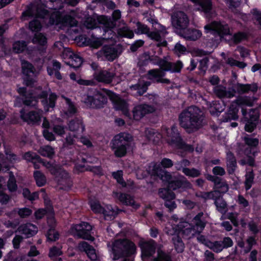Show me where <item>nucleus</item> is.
<instances>
[{"mask_svg":"<svg viewBox=\"0 0 261 261\" xmlns=\"http://www.w3.org/2000/svg\"><path fill=\"white\" fill-rule=\"evenodd\" d=\"M202 216L203 213L198 214L192 220V223L182 221L175 226L171 225L166 226V232L173 236L172 240L177 252H182L185 248L184 244L179 237L180 234L190 239L202 232L205 226V223L201 220Z\"/></svg>","mask_w":261,"mask_h":261,"instance_id":"obj_1","label":"nucleus"},{"mask_svg":"<svg viewBox=\"0 0 261 261\" xmlns=\"http://www.w3.org/2000/svg\"><path fill=\"white\" fill-rule=\"evenodd\" d=\"M145 135L149 140L154 143L158 142L164 136L169 144L177 148L188 151L194 150L192 146L186 144L182 141L177 127L175 126H172L170 128H163L162 135L152 129H147L145 130Z\"/></svg>","mask_w":261,"mask_h":261,"instance_id":"obj_2","label":"nucleus"},{"mask_svg":"<svg viewBox=\"0 0 261 261\" xmlns=\"http://www.w3.org/2000/svg\"><path fill=\"white\" fill-rule=\"evenodd\" d=\"M42 2H46L47 7H50L51 3H56V4H60L59 8H55L51 9L50 12L46 10H42L41 12H37V17H41L44 19H49V23L50 24H61L62 27H70L71 28L76 27L77 21L70 15H65L62 17L60 12L58 9H60L63 7V4L60 0H41Z\"/></svg>","mask_w":261,"mask_h":261,"instance_id":"obj_3","label":"nucleus"},{"mask_svg":"<svg viewBox=\"0 0 261 261\" xmlns=\"http://www.w3.org/2000/svg\"><path fill=\"white\" fill-rule=\"evenodd\" d=\"M93 95L96 108L102 107L107 102V97H109L113 103L115 110L120 111L124 115L129 116V113L127 103L121 99L118 95L110 91L102 90L95 91Z\"/></svg>","mask_w":261,"mask_h":261,"instance_id":"obj_4","label":"nucleus"},{"mask_svg":"<svg viewBox=\"0 0 261 261\" xmlns=\"http://www.w3.org/2000/svg\"><path fill=\"white\" fill-rule=\"evenodd\" d=\"M149 173L152 175H157L163 181L169 184V187L175 190L181 188L184 190L192 188L191 184L183 176L179 175L177 179H173L170 174L161 169L156 164H151L149 167Z\"/></svg>","mask_w":261,"mask_h":261,"instance_id":"obj_5","label":"nucleus"},{"mask_svg":"<svg viewBox=\"0 0 261 261\" xmlns=\"http://www.w3.org/2000/svg\"><path fill=\"white\" fill-rule=\"evenodd\" d=\"M180 125L190 132L198 129L202 125L203 113L200 110L195 106L189 107L180 115Z\"/></svg>","mask_w":261,"mask_h":261,"instance_id":"obj_6","label":"nucleus"},{"mask_svg":"<svg viewBox=\"0 0 261 261\" xmlns=\"http://www.w3.org/2000/svg\"><path fill=\"white\" fill-rule=\"evenodd\" d=\"M18 92L20 94L23 96V102L28 106H35L37 101L36 96L42 98V103L46 111L49 110V108H54L55 106V101L57 99V96L54 93L49 95L48 100L46 99L48 93L46 91H41L37 90L34 93H28L26 92V89L24 87H20L18 89Z\"/></svg>","mask_w":261,"mask_h":261,"instance_id":"obj_7","label":"nucleus"},{"mask_svg":"<svg viewBox=\"0 0 261 261\" xmlns=\"http://www.w3.org/2000/svg\"><path fill=\"white\" fill-rule=\"evenodd\" d=\"M136 249L135 244L129 240H116L112 243L113 258L117 260L123 256H130L136 254Z\"/></svg>","mask_w":261,"mask_h":261,"instance_id":"obj_8","label":"nucleus"},{"mask_svg":"<svg viewBox=\"0 0 261 261\" xmlns=\"http://www.w3.org/2000/svg\"><path fill=\"white\" fill-rule=\"evenodd\" d=\"M154 64L158 65L162 70H150L148 72V76L149 79L153 80L158 83L161 77H163L165 75V71H169L171 72H178L183 67V64L180 61H178L176 63H171L164 60L160 59Z\"/></svg>","mask_w":261,"mask_h":261,"instance_id":"obj_9","label":"nucleus"},{"mask_svg":"<svg viewBox=\"0 0 261 261\" xmlns=\"http://www.w3.org/2000/svg\"><path fill=\"white\" fill-rule=\"evenodd\" d=\"M131 138L130 135L125 133H121L115 136L112 141V148L116 156L122 157L125 155L126 146Z\"/></svg>","mask_w":261,"mask_h":261,"instance_id":"obj_10","label":"nucleus"},{"mask_svg":"<svg viewBox=\"0 0 261 261\" xmlns=\"http://www.w3.org/2000/svg\"><path fill=\"white\" fill-rule=\"evenodd\" d=\"M92 226L89 224L87 222H82L79 224L72 226L71 228V232L75 238L93 241L94 238L90 234Z\"/></svg>","mask_w":261,"mask_h":261,"instance_id":"obj_11","label":"nucleus"},{"mask_svg":"<svg viewBox=\"0 0 261 261\" xmlns=\"http://www.w3.org/2000/svg\"><path fill=\"white\" fill-rule=\"evenodd\" d=\"M22 70L24 77L23 82L28 86H31L35 82V79L32 76L35 75V69L33 66L28 62L21 61Z\"/></svg>","mask_w":261,"mask_h":261,"instance_id":"obj_12","label":"nucleus"},{"mask_svg":"<svg viewBox=\"0 0 261 261\" xmlns=\"http://www.w3.org/2000/svg\"><path fill=\"white\" fill-rule=\"evenodd\" d=\"M98 59L101 61H113L117 57V50L112 46H104L96 54Z\"/></svg>","mask_w":261,"mask_h":261,"instance_id":"obj_13","label":"nucleus"},{"mask_svg":"<svg viewBox=\"0 0 261 261\" xmlns=\"http://www.w3.org/2000/svg\"><path fill=\"white\" fill-rule=\"evenodd\" d=\"M62 57L64 59H69L68 62L65 61V63L74 68L80 67L83 63L82 58L79 55L73 53L69 48L64 50Z\"/></svg>","mask_w":261,"mask_h":261,"instance_id":"obj_14","label":"nucleus"},{"mask_svg":"<svg viewBox=\"0 0 261 261\" xmlns=\"http://www.w3.org/2000/svg\"><path fill=\"white\" fill-rule=\"evenodd\" d=\"M206 32H216L220 36L228 35L229 33L228 26L224 23L214 21L211 24L204 27Z\"/></svg>","mask_w":261,"mask_h":261,"instance_id":"obj_15","label":"nucleus"},{"mask_svg":"<svg viewBox=\"0 0 261 261\" xmlns=\"http://www.w3.org/2000/svg\"><path fill=\"white\" fill-rule=\"evenodd\" d=\"M55 175L60 189L67 190L70 188L72 182L68 173L66 171L61 168Z\"/></svg>","mask_w":261,"mask_h":261,"instance_id":"obj_16","label":"nucleus"},{"mask_svg":"<svg viewBox=\"0 0 261 261\" xmlns=\"http://www.w3.org/2000/svg\"><path fill=\"white\" fill-rule=\"evenodd\" d=\"M172 23L178 29H184L189 23V19L184 12L179 11L172 16Z\"/></svg>","mask_w":261,"mask_h":261,"instance_id":"obj_17","label":"nucleus"},{"mask_svg":"<svg viewBox=\"0 0 261 261\" xmlns=\"http://www.w3.org/2000/svg\"><path fill=\"white\" fill-rule=\"evenodd\" d=\"M155 31L150 32L148 36L152 40L159 42L158 46H165L167 45V42L163 40V38L167 34L164 27L163 28L154 27Z\"/></svg>","mask_w":261,"mask_h":261,"instance_id":"obj_18","label":"nucleus"},{"mask_svg":"<svg viewBox=\"0 0 261 261\" xmlns=\"http://www.w3.org/2000/svg\"><path fill=\"white\" fill-rule=\"evenodd\" d=\"M155 31L150 32L148 36L152 40L159 42L158 46H165L167 45V42L163 40V38L167 34L164 27L163 28L154 27Z\"/></svg>","mask_w":261,"mask_h":261,"instance_id":"obj_19","label":"nucleus"},{"mask_svg":"<svg viewBox=\"0 0 261 261\" xmlns=\"http://www.w3.org/2000/svg\"><path fill=\"white\" fill-rule=\"evenodd\" d=\"M253 101L248 97H239L234 101L232 102L229 109L232 111L233 116V119L236 118V114L239 111L238 107L242 106H252Z\"/></svg>","mask_w":261,"mask_h":261,"instance_id":"obj_20","label":"nucleus"},{"mask_svg":"<svg viewBox=\"0 0 261 261\" xmlns=\"http://www.w3.org/2000/svg\"><path fill=\"white\" fill-rule=\"evenodd\" d=\"M160 197L165 200L166 206L170 210H172L176 207L175 203L172 201L175 198L174 194L169 189H161L159 193Z\"/></svg>","mask_w":261,"mask_h":261,"instance_id":"obj_21","label":"nucleus"},{"mask_svg":"<svg viewBox=\"0 0 261 261\" xmlns=\"http://www.w3.org/2000/svg\"><path fill=\"white\" fill-rule=\"evenodd\" d=\"M155 111V108L147 105H140L135 107L133 115L135 119L139 120L146 114L151 113Z\"/></svg>","mask_w":261,"mask_h":261,"instance_id":"obj_22","label":"nucleus"},{"mask_svg":"<svg viewBox=\"0 0 261 261\" xmlns=\"http://www.w3.org/2000/svg\"><path fill=\"white\" fill-rule=\"evenodd\" d=\"M40 193H42L43 198L44 199L45 205L47 208V212L44 209H39L35 212V217L37 219H41L45 214H48L47 218L50 217L51 216L54 217L52 213V208L50 206V201L48 199L46 194L43 189H41Z\"/></svg>","mask_w":261,"mask_h":261,"instance_id":"obj_23","label":"nucleus"},{"mask_svg":"<svg viewBox=\"0 0 261 261\" xmlns=\"http://www.w3.org/2000/svg\"><path fill=\"white\" fill-rule=\"evenodd\" d=\"M79 250L86 253L88 257L92 261H99L95 250L86 242H82L78 245Z\"/></svg>","mask_w":261,"mask_h":261,"instance_id":"obj_24","label":"nucleus"},{"mask_svg":"<svg viewBox=\"0 0 261 261\" xmlns=\"http://www.w3.org/2000/svg\"><path fill=\"white\" fill-rule=\"evenodd\" d=\"M20 113L21 118L29 124H36L40 121L41 114L39 112L32 111L25 114L22 110Z\"/></svg>","mask_w":261,"mask_h":261,"instance_id":"obj_25","label":"nucleus"},{"mask_svg":"<svg viewBox=\"0 0 261 261\" xmlns=\"http://www.w3.org/2000/svg\"><path fill=\"white\" fill-rule=\"evenodd\" d=\"M113 196L125 205H130L135 208H137L139 206L138 204H135L133 197L130 195L121 193L114 192Z\"/></svg>","mask_w":261,"mask_h":261,"instance_id":"obj_26","label":"nucleus"},{"mask_svg":"<svg viewBox=\"0 0 261 261\" xmlns=\"http://www.w3.org/2000/svg\"><path fill=\"white\" fill-rule=\"evenodd\" d=\"M140 246L142 249V254L145 256H151L155 252V242L152 240L140 242Z\"/></svg>","mask_w":261,"mask_h":261,"instance_id":"obj_27","label":"nucleus"},{"mask_svg":"<svg viewBox=\"0 0 261 261\" xmlns=\"http://www.w3.org/2000/svg\"><path fill=\"white\" fill-rule=\"evenodd\" d=\"M68 125L69 129L71 132L79 135L82 134L85 129L82 120L79 118H76L70 121Z\"/></svg>","mask_w":261,"mask_h":261,"instance_id":"obj_28","label":"nucleus"},{"mask_svg":"<svg viewBox=\"0 0 261 261\" xmlns=\"http://www.w3.org/2000/svg\"><path fill=\"white\" fill-rule=\"evenodd\" d=\"M47 223L50 228L46 234L47 239L48 241H55L59 239V234L54 229L56 226V221L54 217L51 216L50 217H48Z\"/></svg>","mask_w":261,"mask_h":261,"instance_id":"obj_29","label":"nucleus"},{"mask_svg":"<svg viewBox=\"0 0 261 261\" xmlns=\"http://www.w3.org/2000/svg\"><path fill=\"white\" fill-rule=\"evenodd\" d=\"M115 74L108 70H101L95 72L94 78L99 82L110 83L112 82Z\"/></svg>","mask_w":261,"mask_h":261,"instance_id":"obj_30","label":"nucleus"},{"mask_svg":"<svg viewBox=\"0 0 261 261\" xmlns=\"http://www.w3.org/2000/svg\"><path fill=\"white\" fill-rule=\"evenodd\" d=\"M195 4L196 9L198 11L204 12L205 14L210 13L212 8L211 0H191Z\"/></svg>","mask_w":261,"mask_h":261,"instance_id":"obj_31","label":"nucleus"},{"mask_svg":"<svg viewBox=\"0 0 261 261\" xmlns=\"http://www.w3.org/2000/svg\"><path fill=\"white\" fill-rule=\"evenodd\" d=\"M18 230L19 232L24 234L27 238L35 234L38 231L37 227L31 223L21 225Z\"/></svg>","mask_w":261,"mask_h":261,"instance_id":"obj_32","label":"nucleus"},{"mask_svg":"<svg viewBox=\"0 0 261 261\" xmlns=\"http://www.w3.org/2000/svg\"><path fill=\"white\" fill-rule=\"evenodd\" d=\"M61 68V64L60 62L53 60L50 64L47 67V72L50 76H55L57 79H62V76L59 72Z\"/></svg>","mask_w":261,"mask_h":261,"instance_id":"obj_33","label":"nucleus"},{"mask_svg":"<svg viewBox=\"0 0 261 261\" xmlns=\"http://www.w3.org/2000/svg\"><path fill=\"white\" fill-rule=\"evenodd\" d=\"M65 106L64 107L63 112L66 117H69L76 113L77 109L74 103L71 100L66 97H64Z\"/></svg>","mask_w":261,"mask_h":261,"instance_id":"obj_34","label":"nucleus"},{"mask_svg":"<svg viewBox=\"0 0 261 261\" xmlns=\"http://www.w3.org/2000/svg\"><path fill=\"white\" fill-rule=\"evenodd\" d=\"M202 35L201 32L196 29H187L183 30L181 36L186 39L196 40L200 38Z\"/></svg>","mask_w":261,"mask_h":261,"instance_id":"obj_35","label":"nucleus"},{"mask_svg":"<svg viewBox=\"0 0 261 261\" xmlns=\"http://www.w3.org/2000/svg\"><path fill=\"white\" fill-rule=\"evenodd\" d=\"M214 92L220 98H231L234 95L233 91H227L226 88L222 86H218L214 88Z\"/></svg>","mask_w":261,"mask_h":261,"instance_id":"obj_36","label":"nucleus"},{"mask_svg":"<svg viewBox=\"0 0 261 261\" xmlns=\"http://www.w3.org/2000/svg\"><path fill=\"white\" fill-rule=\"evenodd\" d=\"M99 23L103 25V30L105 33L110 32L112 33L111 29L113 28L115 25L114 21L111 20L110 18L105 16H101L98 18Z\"/></svg>","mask_w":261,"mask_h":261,"instance_id":"obj_37","label":"nucleus"},{"mask_svg":"<svg viewBox=\"0 0 261 261\" xmlns=\"http://www.w3.org/2000/svg\"><path fill=\"white\" fill-rule=\"evenodd\" d=\"M149 85V82H144L143 81H139L137 84L130 86V89L132 91L137 90V93L138 95H141L146 91Z\"/></svg>","mask_w":261,"mask_h":261,"instance_id":"obj_38","label":"nucleus"},{"mask_svg":"<svg viewBox=\"0 0 261 261\" xmlns=\"http://www.w3.org/2000/svg\"><path fill=\"white\" fill-rule=\"evenodd\" d=\"M237 165L236 159L231 152L227 153V167L229 174H232L236 170Z\"/></svg>","mask_w":261,"mask_h":261,"instance_id":"obj_39","label":"nucleus"},{"mask_svg":"<svg viewBox=\"0 0 261 261\" xmlns=\"http://www.w3.org/2000/svg\"><path fill=\"white\" fill-rule=\"evenodd\" d=\"M236 88L240 93H246L248 91L255 92L257 91V87L256 84H238Z\"/></svg>","mask_w":261,"mask_h":261,"instance_id":"obj_40","label":"nucleus"},{"mask_svg":"<svg viewBox=\"0 0 261 261\" xmlns=\"http://www.w3.org/2000/svg\"><path fill=\"white\" fill-rule=\"evenodd\" d=\"M221 55L223 57L225 63L231 66H237L240 68H243L246 66L244 62L238 61L230 57H226L224 53H222Z\"/></svg>","mask_w":261,"mask_h":261,"instance_id":"obj_41","label":"nucleus"},{"mask_svg":"<svg viewBox=\"0 0 261 261\" xmlns=\"http://www.w3.org/2000/svg\"><path fill=\"white\" fill-rule=\"evenodd\" d=\"M206 246L217 253L221 252L224 248L221 242L219 241H210L206 243Z\"/></svg>","mask_w":261,"mask_h":261,"instance_id":"obj_42","label":"nucleus"},{"mask_svg":"<svg viewBox=\"0 0 261 261\" xmlns=\"http://www.w3.org/2000/svg\"><path fill=\"white\" fill-rule=\"evenodd\" d=\"M242 112L243 115L245 117V118L247 119V121H253L255 122L256 121L257 119L258 118V112L257 110L252 109L250 110V111L249 113V119L246 117L247 115V112L246 110L242 109Z\"/></svg>","mask_w":261,"mask_h":261,"instance_id":"obj_43","label":"nucleus"},{"mask_svg":"<svg viewBox=\"0 0 261 261\" xmlns=\"http://www.w3.org/2000/svg\"><path fill=\"white\" fill-rule=\"evenodd\" d=\"M217 210L222 214H225L227 211V204L222 198H218L215 202Z\"/></svg>","mask_w":261,"mask_h":261,"instance_id":"obj_44","label":"nucleus"},{"mask_svg":"<svg viewBox=\"0 0 261 261\" xmlns=\"http://www.w3.org/2000/svg\"><path fill=\"white\" fill-rule=\"evenodd\" d=\"M4 181V178L0 176V202L2 203H6L10 199L9 196L4 193L5 188L2 185Z\"/></svg>","mask_w":261,"mask_h":261,"instance_id":"obj_45","label":"nucleus"},{"mask_svg":"<svg viewBox=\"0 0 261 261\" xmlns=\"http://www.w3.org/2000/svg\"><path fill=\"white\" fill-rule=\"evenodd\" d=\"M32 41L33 43L42 46H45L47 43L46 37L41 33L36 34Z\"/></svg>","mask_w":261,"mask_h":261,"instance_id":"obj_46","label":"nucleus"},{"mask_svg":"<svg viewBox=\"0 0 261 261\" xmlns=\"http://www.w3.org/2000/svg\"><path fill=\"white\" fill-rule=\"evenodd\" d=\"M215 189L216 191H218V194L220 193H225L228 190V186L225 181H221L220 179L215 185Z\"/></svg>","mask_w":261,"mask_h":261,"instance_id":"obj_47","label":"nucleus"},{"mask_svg":"<svg viewBox=\"0 0 261 261\" xmlns=\"http://www.w3.org/2000/svg\"><path fill=\"white\" fill-rule=\"evenodd\" d=\"M103 208L105 212H103L102 214L104 215L106 219H112L116 214V212L110 205H106Z\"/></svg>","mask_w":261,"mask_h":261,"instance_id":"obj_48","label":"nucleus"},{"mask_svg":"<svg viewBox=\"0 0 261 261\" xmlns=\"http://www.w3.org/2000/svg\"><path fill=\"white\" fill-rule=\"evenodd\" d=\"M40 154L44 156L51 158L54 154V149L49 146L42 147L39 150Z\"/></svg>","mask_w":261,"mask_h":261,"instance_id":"obj_49","label":"nucleus"},{"mask_svg":"<svg viewBox=\"0 0 261 261\" xmlns=\"http://www.w3.org/2000/svg\"><path fill=\"white\" fill-rule=\"evenodd\" d=\"M34 175L36 184L39 187L43 186L46 183L45 176L40 171H37L35 172Z\"/></svg>","mask_w":261,"mask_h":261,"instance_id":"obj_50","label":"nucleus"},{"mask_svg":"<svg viewBox=\"0 0 261 261\" xmlns=\"http://www.w3.org/2000/svg\"><path fill=\"white\" fill-rule=\"evenodd\" d=\"M7 187L9 190L11 192L15 191L17 189L16 179L12 172L9 173V178L8 181Z\"/></svg>","mask_w":261,"mask_h":261,"instance_id":"obj_51","label":"nucleus"},{"mask_svg":"<svg viewBox=\"0 0 261 261\" xmlns=\"http://www.w3.org/2000/svg\"><path fill=\"white\" fill-rule=\"evenodd\" d=\"M79 135L76 134H69L65 139V141L63 144L64 147L73 145L75 143L76 139L79 137Z\"/></svg>","mask_w":261,"mask_h":261,"instance_id":"obj_52","label":"nucleus"},{"mask_svg":"<svg viewBox=\"0 0 261 261\" xmlns=\"http://www.w3.org/2000/svg\"><path fill=\"white\" fill-rule=\"evenodd\" d=\"M157 257L154 258V261H171L170 256L161 249L157 251Z\"/></svg>","mask_w":261,"mask_h":261,"instance_id":"obj_53","label":"nucleus"},{"mask_svg":"<svg viewBox=\"0 0 261 261\" xmlns=\"http://www.w3.org/2000/svg\"><path fill=\"white\" fill-rule=\"evenodd\" d=\"M245 177V189L246 190H248L250 189L253 182L254 175L252 171L247 172L246 174Z\"/></svg>","mask_w":261,"mask_h":261,"instance_id":"obj_54","label":"nucleus"},{"mask_svg":"<svg viewBox=\"0 0 261 261\" xmlns=\"http://www.w3.org/2000/svg\"><path fill=\"white\" fill-rule=\"evenodd\" d=\"M118 34L123 37H127L128 38H133L134 34L132 31H131L127 26H125L120 28L118 30Z\"/></svg>","mask_w":261,"mask_h":261,"instance_id":"obj_55","label":"nucleus"},{"mask_svg":"<svg viewBox=\"0 0 261 261\" xmlns=\"http://www.w3.org/2000/svg\"><path fill=\"white\" fill-rule=\"evenodd\" d=\"M182 172L186 175L191 177H196L198 176L200 172L199 170L192 168H182Z\"/></svg>","mask_w":261,"mask_h":261,"instance_id":"obj_56","label":"nucleus"},{"mask_svg":"<svg viewBox=\"0 0 261 261\" xmlns=\"http://www.w3.org/2000/svg\"><path fill=\"white\" fill-rule=\"evenodd\" d=\"M42 165L49 170L51 174L54 175H56L61 168L60 167L56 165H53L49 162H44L42 161Z\"/></svg>","mask_w":261,"mask_h":261,"instance_id":"obj_57","label":"nucleus"},{"mask_svg":"<svg viewBox=\"0 0 261 261\" xmlns=\"http://www.w3.org/2000/svg\"><path fill=\"white\" fill-rule=\"evenodd\" d=\"M27 46L24 41H16L13 45V49L14 52L19 53L24 50Z\"/></svg>","mask_w":261,"mask_h":261,"instance_id":"obj_58","label":"nucleus"},{"mask_svg":"<svg viewBox=\"0 0 261 261\" xmlns=\"http://www.w3.org/2000/svg\"><path fill=\"white\" fill-rule=\"evenodd\" d=\"M23 158L29 162H34L35 161H37L38 162L41 161V158L34 152H28L24 154Z\"/></svg>","mask_w":261,"mask_h":261,"instance_id":"obj_59","label":"nucleus"},{"mask_svg":"<svg viewBox=\"0 0 261 261\" xmlns=\"http://www.w3.org/2000/svg\"><path fill=\"white\" fill-rule=\"evenodd\" d=\"M62 247L60 246L57 247L56 246H54L50 249L49 256L54 259V258L58 256L61 255L62 254V251H61Z\"/></svg>","mask_w":261,"mask_h":261,"instance_id":"obj_60","label":"nucleus"},{"mask_svg":"<svg viewBox=\"0 0 261 261\" xmlns=\"http://www.w3.org/2000/svg\"><path fill=\"white\" fill-rule=\"evenodd\" d=\"M114 178L122 186H126L125 182L123 180L122 176L123 172L121 170H118L117 172H114L112 173Z\"/></svg>","mask_w":261,"mask_h":261,"instance_id":"obj_61","label":"nucleus"},{"mask_svg":"<svg viewBox=\"0 0 261 261\" xmlns=\"http://www.w3.org/2000/svg\"><path fill=\"white\" fill-rule=\"evenodd\" d=\"M244 140L247 145L251 147H255L258 144V139L252 138L248 135L244 137Z\"/></svg>","mask_w":261,"mask_h":261,"instance_id":"obj_62","label":"nucleus"},{"mask_svg":"<svg viewBox=\"0 0 261 261\" xmlns=\"http://www.w3.org/2000/svg\"><path fill=\"white\" fill-rule=\"evenodd\" d=\"M90 205L91 210L95 213L102 214L103 212H105L103 207L98 202H91Z\"/></svg>","mask_w":261,"mask_h":261,"instance_id":"obj_63","label":"nucleus"},{"mask_svg":"<svg viewBox=\"0 0 261 261\" xmlns=\"http://www.w3.org/2000/svg\"><path fill=\"white\" fill-rule=\"evenodd\" d=\"M53 130L56 135L62 136L65 134L66 127L62 125H55Z\"/></svg>","mask_w":261,"mask_h":261,"instance_id":"obj_64","label":"nucleus"}]
</instances>
